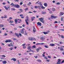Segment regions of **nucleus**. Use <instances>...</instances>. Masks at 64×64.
<instances>
[{"label": "nucleus", "instance_id": "obj_45", "mask_svg": "<svg viewBox=\"0 0 64 64\" xmlns=\"http://www.w3.org/2000/svg\"><path fill=\"white\" fill-rule=\"evenodd\" d=\"M35 47H36V46H35V45H34L33 46L32 48H35Z\"/></svg>", "mask_w": 64, "mask_h": 64}, {"label": "nucleus", "instance_id": "obj_17", "mask_svg": "<svg viewBox=\"0 0 64 64\" xmlns=\"http://www.w3.org/2000/svg\"><path fill=\"white\" fill-rule=\"evenodd\" d=\"M42 14H46V12L42 11Z\"/></svg>", "mask_w": 64, "mask_h": 64}, {"label": "nucleus", "instance_id": "obj_30", "mask_svg": "<svg viewBox=\"0 0 64 64\" xmlns=\"http://www.w3.org/2000/svg\"><path fill=\"white\" fill-rule=\"evenodd\" d=\"M12 11H14L15 10V8H12L11 9Z\"/></svg>", "mask_w": 64, "mask_h": 64}, {"label": "nucleus", "instance_id": "obj_1", "mask_svg": "<svg viewBox=\"0 0 64 64\" xmlns=\"http://www.w3.org/2000/svg\"><path fill=\"white\" fill-rule=\"evenodd\" d=\"M14 21L16 24H18V22L19 23H20V22H22V20L21 19H16L14 20Z\"/></svg>", "mask_w": 64, "mask_h": 64}, {"label": "nucleus", "instance_id": "obj_16", "mask_svg": "<svg viewBox=\"0 0 64 64\" xmlns=\"http://www.w3.org/2000/svg\"><path fill=\"white\" fill-rule=\"evenodd\" d=\"M60 51H63V50H64V49L63 48L61 47V48H60Z\"/></svg>", "mask_w": 64, "mask_h": 64}, {"label": "nucleus", "instance_id": "obj_59", "mask_svg": "<svg viewBox=\"0 0 64 64\" xmlns=\"http://www.w3.org/2000/svg\"><path fill=\"white\" fill-rule=\"evenodd\" d=\"M41 22L42 23H44V20H42V21H41Z\"/></svg>", "mask_w": 64, "mask_h": 64}, {"label": "nucleus", "instance_id": "obj_55", "mask_svg": "<svg viewBox=\"0 0 64 64\" xmlns=\"http://www.w3.org/2000/svg\"><path fill=\"white\" fill-rule=\"evenodd\" d=\"M10 23H13V21H12H12L11 20H10Z\"/></svg>", "mask_w": 64, "mask_h": 64}, {"label": "nucleus", "instance_id": "obj_5", "mask_svg": "<svg viewBox=\"0 0 64 64\" xmlns=\"http://www.w3.org/2000/svg\"><path fill=\"white\" fill-rule=\"evenodd\" d=\"M14 7H16V8H18L20 7V6H19L18 4H15Z\"/></svg>", "mask_w": 64, "mask_h": 64}, {"label": "nucleus", "instance_id": "obj_19", "mask_svg": "<svg viewBox=\"0 0 64 64\" xmlns=\"http://www.w3.org/2000/svg\"><path fill=\"white\" fill-rule=\"evenodd\" d=\"M44 6H45V7H47V3H46L44 4Z\"/></svg>", "mask_w": 64, "mask_h": 64}, {"label": "nucleus", "instance_id": "obj_33", "mask_svg": "<svg viewBox=\"0 0 64 64\" xmlns=\"http://www.w3.org/2000/svg\"><path fill=\"white\" fill-rule=\"evenodd\" d=\"M9 49L10 50H12L13 49V47L10 48H9Z\"/></svg>", "mask_w": 64, "mask_h": 64}, {"label": "nucleus", "instance_id": "obj_31", "mask_svg": "<svg viewBox=\"0 0 64 64\" xmlns=\"http://www.w3.org/2000/svg\"><path fill=\"white\" fill-rule=\"evenodd\" d=\"M37 61H38V62H41V60H37Z\"/></svg>", "mask_w": 64, "mask_h": 64}, {"label": "nucleus", "instance_id": "obj_58", "mask_svg": "<svg viewBox=\"0 0 64 64\" xmlns=\"http://www.w3.org/2000/svg\"><path fill=\"white\" fill-rule=\"evenodd\" d=\"M14 1H16V2H18L19 1V0H14Z\"/></svg>", "mask_w": 64, "mask_h": 64}, {"label": "nucleus", "instance_id": "obj_43", "mask_svg": "<svg viewBox=\"0 0 64 64\" xmlns=\"http://www.w3.org/2000/svg\"><path fill=\"white\" fill-rule=\"evenodd\" d=\"M44 44V43H40V45H43Z\"/></svg>", "mask_w": 64, "mask_h": 64}, {"label": "nucleus", "instance_id": "obj_36", "mask_svg": "<svg viewBox=\"0 0 64 64\" xmlns=\"http://www.w3.org/2000/svg\"><path fill=\"white\" fill-rule=\"evenodd\" d=\"M4 8H5L6 9V10H8V8H7V7H6V6H5Z\"/></svg>", "mask_w": 64, "mask_h": 64}, {"label": "nucleus", "instance_id": "obj_13", "mask_svg": "<svg viewBox=\"0 0 64 64\" xmlns=\"http://www.w3.org/2000/svg\"><path fill=\"white\" fill-rule=\"evenodd\" d=\"M45 39V38H43V37H41L40 38V39L42 40H44Z\"/></svg>", "mask_w": 64, "mask_h": 64}, {"label": "nucleus", "instance_id": "obj_8", "mask_svg": "<svg viewBox=\"0 0 64 64\" xmlns=\"http://www.w3.org/2000/svg\"><path fill=\"white\" fill-rule=\"evenodd\" d=\"M11 60H13L14 61H16L17 60L15 58H12L11 59Z\"/></svg>", "mask_w": 64, "mask_h": 64}, {"label": "nucleus", "instance_id": "obj_9", "mask_svg": "<svg viewBox=\"0 0 64 64\" xmlns=\"http://www.w3.org/2000/svg\"><path fill=\"white\" fill-rule=\"evenodd\" d=\"M37 24L38 25H39V26H41V23L38 22L37 23Z\"/></svg>", "mask_w": 64, "mask_h": 64}, {"label": "nucleus", "instance_id": "obj_35", "mask_svg": "<svg viewBox=\"0 0 64 64\" xmlns=\"http://www.w3.org/2000/svg\"><path fill=\"white\" fill-rule=\"evenodd\" d=\"M44 59L46 60H47V59H48V58H47V57L46 56H45L44 57Z\"/></svg>", "mask_w": 64, "mask_h": 64}, {"label": "nucleus", "instance_id": "obj_46", "mask_svg": "<svg viewBox=\"0 0 64 64\" xmlns=\"http://www.w3.org/2000/svg\"><path fill=\"white\" fill-rule=\"evenodd\" d=\"M4 18H7V16H6V15L4 16Z\"/></svg>", "mask_w": 64, "mask_h": 64}, {"label": "nucleus", "instance_id": "obj_28", "mask_svg": "<svg viewBox=\"0 0 64 64\" xmlns=\"http://www.w3.org/2000/svg\"><path fill=\"white\" fill-rule=\"evenodd\" d=\"M10 34H14V33L13 32H12V31H10Z\"/></svg>", "mask_w": 64, "mask_h": 64}, {"label": "nucleus", "instance_id": "obj_29", "mask_svg": "<svg viewBox=\"0 0 64 64\" xmlns=\"http://www.w3.org/2000/svg\"><path fill=\"white\" fill-rule=\"evenodd\" d=\"M22 4H23V2H21L20 3V5H22Z\"/></svg>", "mask_w": 64, "mask_h": 64}, {"label": "nucleus", "instance_id": "obj_47", "mask_svg": "<svg viewBox=\"0 0 64 64\" xmlns=\"http://www.w3.org/2000/svg\"><path fill=\"white\" fill-rule=\"evenodd\" d=\"M61 38H64V36H63L62 35L61 36Z\"/></svg>", "mask_w": 64, "mask_h": 64}, {"label": "nucleus", "instance_id": "obj_14", "mask_svg": "<svg viewBox=\"0 0 64 64\" xmlns=\"http://www.w3.org/2000/svg\"><path fill=\"white\" fill-rule=\"evenodd\" d=\"M3 64H6L7 63V62L5 60H4L3 61Z\"/></svg>", "mask_w": 64, "mask_h": 64}, {"label": "nucleus", "instance_id": "obj_38", "mask_svg": "<svg viewBox=\"0 0 64 64\" xmlns=\"http://www.w3.org/2000/svg\"><path fill=\"white\" fill-rule=\"evenodd\" d=\"M10 46L12 47H13V44H12V43H10Z\"/></svg>", "mask_w": 64, "mask_h": 64}, {"label": "nucleus", "instance_id": "obj_64", "mask_svg": "<svg viewBox=\"0 0 64 64\" xmlns=\"http://www.w3.org/2000/svg\"><path fill=\"white\" fill-rule=\"evenodd\" d=\"M9 19L10 20H11V19H12V18L11 17H10L9 18Z\"/></svg>", "mask_w": 64, "mask_h": 64}, {"label": "nucleus", "instance_id": "obj_62", "mask_svg": "<svg viewBox=\"0 0 64 64\" xmlns=\"http://www.w3.org/2000/svg\"><path fill=\"white\" fill-rule=\"evenodd\" d=\"M63 18H61V20L62 21H63Z\"/></svg>", "mask_w": 64, "mask_h": 64}, {"label": "nucleus", "instance_id": "obj_51", "mask_svg": "<svg viewBox=\"0 0 64 64\" xmlns=\"http://www.w3.org/2000/svg\"><path fill=\"white\" fill-rule=\"evenodd\" d=\"M19 10L20 11H21V12H23V10H22V9H20Z\"/></svg>", "mask_w": 64, "mask_h": 64}, {"label": "nucleus", "instance_id": "obj_18", "mask_svg": "<svg viewBox=\"0 0 64 64\" xmlns=\"http://www.w3.org/2000/svg\"><path fill=\"white\" fill-rule=\"evenodd\" d=\"M30 48H31V46H28V50H29V49L30 50H31V49H30Z\"/></svg>", "mask_w": 64, "mask_h": 64}, {"label": "nucleus", "instance_id": "obj_53", "mask_svg": "<svg viewBox=\"0 0 64 64\" xmlns=\"http://www.w3.org/2000/svg\"><path fill=\"white\" fill-rule=\"evenodd\" d=\"M23 16V15L22 14H20V17H22Z\"/></svg>", "mask_w": 64, "mask_h": 64}, {"label": "nucleus", "instance_id": "obj_39", "mask_svg": "<svg viewBox=\"0 0 64 64\" xmlns=\"http://www.w3.org/2000/svg\"><path fill=\"white\" fill-rule=\"evenodd\" d=\"M25 11H27V10H28V8H25Z\"/></svg>", "mask_w": 64, "mask_h": 64}, {"label": "nucleus", "instance_id": "obj_12", "mask_svg": "<svg viewBox=\"0 0 64 64\" xmlns=\"http://www.w3.org/2000/svg\"><path fill=\"white\" fill-rule=\"evenodd\" d=\"M15 34L16 35V36L18 37V38H19V35L17 33H16Z\"/></svg>", "mask_w": 64, "mask_h": 64}, {"label": "nucleus", "instance_id": "obj_44", "mask_svg": "<svg viewBox=\"0 0 64 64\" xmlns=\"http://www.w3.org/2000/svg\"><path fill=\"white\" fill-rule=\"evenodd\" d=\"M36 45H40V43H38L36 44Z\"/></svg>", "mask_w": 64, "mask_h": 64}, {"label": "nucleus", "instance_id": "obj_22", "mask_svg": "<svg viewBox=\"0 0 64 64\" xmlns=\"http://www.w3.org/2000/svg\"><path fill=\"white\" fill-rule=\"evenodd\" d=\"M25 21L26 24H27L28 25H29V23L27 22V20L26 19L25 20Z\"/></svg>", "mask_w": 64, "mask_h": 64}, {"label": "nucleus", "instance_id": "obj_57", "mask_svg": "<svg viewBox=\"0 0 64 64\" xmlns=\"http://www.w3.org/2000/svg\"><path fill=\"white\" fill-rule=\"evenodd\" d=\"M7 35H8V34L6 33H5L4 34V35H5V36H7Z\"/></svg>", "mask_w": 64, "mask_h": 64}, {"label": "nucleus", "instance_id": "obj_34", "mask_svg": "<svg viewBox=\"0 0 64 64\" xmlns=\"http://www.w3.org/2000/svg\"><path fill=\"white\" fill-rule=\"evenodd\" d=\"M52 10L53 11H55V9L54 8H52Z\"/></svg>", "mask_w": 64, "mask_h": 64}, {"label": "nucleus", "instance_id": "obj_61", "mask_svg": "<svg viewBox=\"0 0 64 64\" xmlns=\"http://www.w3.org/2000/svg\"><path fill=\"white\" fill-rule=\"evenodd\" d=\"M32 54H33V53H29V54L30 55H32Z\"/></svg>", "mask_w": 64, "mask_h": 64}, {"label": "nucleus", "instance_id": "obj_10", "mask_svg": "<svg viewBox=\"0 0 64 64\" xmlns=\"http://www.w3.org/2000/svg\"><path fill=\"white\" fill-rule=\"evenodd\" d=\"M60 16H62L64 14V13L63 12H61L60 13Z\"/></svg>", "mask_w": 64, "mask_h": 64}, {"label": "nucleus", "instance_id": "obj_48", "mask_svg": "<svg viewBox=\"0 0 64 64\" xmlns=\"http://www.w3.org/2000/svg\"><path fill=\"white\" fill-rule=\"evenodd\" d=\"M34 58H37V57H38L37 56H34Z\"/></svg>", "mask_w": 64, "mask_h": 64}, {"label": "nucleus", "instance_id": "obj_21", "mask_svg": "<svg viewBox=\"0 0 64 64\" xmlns=\"http://www.w3.org/2000/svg\"><path fill=\"white\" fill-rule=\"evenodd\" d=\"M4 27V25L3 24H0V27Z\"/></svg>", "mask_w": 64, "mask_h": 64}, {"label": "nucleus", "instance_id": "obj_63", "mask_svg": "<svg viewBox=\"0 0 64 64\" xmlns=\"http://www.w3.org/2000/svg\"><path fill=\"white\" fill-rule=\"evenodd\" d=\"M58 22L57 21H55L54 23H57Z\"/></svg>", "mask_w": 64, "mask_h": 64}, {"label": "nucleus", "instance_id": "obj_27", "mask_svg": "<svg viewBox=\"0 0 64 64\" xmlns=\"http://www.w3.org/2000/svg\"><path fill=\"white\" fill-rule=\"evenodd\" d=\"M28 39L29 40H32V37H29L28 38Z\"/></svg>", "mask_w": 64, "mask_h": 64}, {"label": "nucleus", "instance_id": "obj_15", "mask_svg": "<svg viewBox=\"0 0 64 64\" xmlns=\"http://www.w3.org/2000/svg\"><path fill=\"white\" fill-rule=\"evenodd\" d=\"M26 18L27 19V20H26L27 21H29V17L28 16H26Z\"/></svg>", "mask_w": 64, "mask_h": 64}, {"label": "nucleus", "instance_id": "obj_26", "mask_svg": "<svg viewBox=\"0 0 64 64\" xmlns=\"http://www.w3.org/2000/svg\"><path fill=\"white\" fill-rule=\"evenodd\" d=\"M42 9H45V7H44V6H42L41 7Z\"/></svg>", "mask_w": 64, "mask_h": 64}, {"label": "nucleus", "instance_id": "obj_7", "mask_svg": "<svg viewBox=\"0 0 64 64\" xmlns=\"http://www.w3.org/2000/svg\"><path fill=\"white\" fill-rule=\"evenodd\" d=\"M25 30V29L23 28L22 29V30L21 31V32L22 33L24 34V30Z\"/></svg>", "mask_w": 64, "mask_h": 64}, {"label": "nucleus", "instance_id": "obj_41", "mask_svg": "<svg viewBox=\"0 0 64 64\" xmlns=\"http://www.w3.org/2000/svg\"><path fill=\"white\" fill-rule=\"evenodd\" d=\"M48 58H51V56H48Z\"/></svg>", "mask_w": 64, "mask_h": 64}, {"label": "nucleus", "instance_id": "obj_49", "mask_svg": "<svg viewBox=\"0 0 64 64\" xmlns=\"http://www.w3.org/2000/svg\"><path fill=\"white\" fill-rule=\"evenodd\" d=\"M64 62V60H63L62 61V62H60V64H62V63H63Z\"/></svg>", "mask_w": 64, "mask_h": 64}, {"label": "nucleus", "instance_id": "obj_4", "mask_svg": "<svg viewBox=\"0 0 64 64\" xmlns=\"http://www.w3.org/2000/svg\"><path fill=\"white\" fill-rule=\"evenodd\" d=\"M33 32H36V29H35V28L34 26H33Z\"/></svg>", "mask_w": 64, "mask_h": 64}, {"label": "nucleus", "instance_id": "obj_40", "mask_svg": "<svg viewBox=\"0 0 64 64\" xmlns=\"http://www.w3.org/2000/svg\"><path fill=\"white\" fill-rule=\"evenodd\" d=\"M34 7L36 9H37V8H38V6H35Z\"/></svg>", "mask_w": 64, "mask_h": 64}, {"label": "nucleus", "instance_id": "obj_6", "mask_svg": "<svg viewBox=\"0 0 64 64\" xmlns=\"http://www.w3.org/2000/svg\"><path fill=\"white\" fill-rule=\"evenodd\" d=\"M39 20H40V21L41 22L43 21L44 20V18H39Z\"/></svg>", "mask_w": 64, "mask_h": 64}, {"label": "nucleus", "instance_id": "obj_60", "mask_svg": "<svg viewBox=\"0 0 64 64\" xmlns=\"http://www.w3.org/2000/svg\"><path fill=\"white\" fill-rule=\"evenodd\" d=\"M26 45V44H23L22 45V46H24L25 45Z\"/></svg>", "mask_w": 64, "mask_h": 64}, {"label": "nucleus", "instance_id": "obj_42", "mask_svg": "<svg viewBox=\"0 0 64 64\" xmlns=\"http://www.w3.org/2000/svg\"><path fill=\"white\" fill-rule=\"evenodd\" d=\"M2 57H6V56L4 55H2Z\"/></svg>", "mask_w": 64, "mask_h": 64}, {"label": "nucleus", "instance_id": "obj_50", "mask_svg": "<svg viewBox=\"0 0 64 64\" xmlns=\"http://www.w3.org/2000/svg\"><path fill=\"white\" fill-rule=\"evenodd\" d=\"M44 47H45L46 48H49V47L46 45L44 46Z\"/></svg>", "mask_w": 64, "mask_h": 64}, {"label": "nucleus", "instance_id": "obj_3", "mask_svg": "<svg viewBox=\"0 0 64 64\" xmlns=\"http://www.w3.org/2000/svg\"><path fill=\"white\" fill-rule=\"evenodd\" d=\"M5 42H6V43H7V42H12V41H11V40H7L6 41H5Z\"/></svg>", "mask_w": 64, "mask_h": 64}, {"label": "nucleus", "instance_id": "obj_37", "mask_svg": "<svg viewBox=\"0 0 64 64\" xmlns=\"http://www.w3.org/2000/svg\"><path fill=\"white\" fill-rule=\"evenodd\" d=\"M56 5H59L60 4V2H57L56 4Z\"/></svg>", "mask_w": 64, "mask_h": 64}, {"label": "nucleus", "instance_id": "obj_2", "mask_svg": "<svg viewBox=\"0 0 64 64\" xmlns=\"http://www.w3.org/2000/svg\"><path fill=\"white\" fill-rule=\"evenodd\" d=\"M41 2H38V4H39L40 5L39 6H38V8L39 9H41V7L42 6H43V5L42 4Z\"/></svg>", "mask_w": 64, "mask_h": 64}, {"label": "nucleus", "instance_id": "obj_25", "mask_svg": "<svg viewBox=\"0 0 64 64\" xmlns=\"http://www.w3.org/2000/svg\"><path fill=\"white\" fill-rule=\"evenodd\" d=\"M43 33L44 34H48V32H43Z\"/></svg>", "mask_w": 64, "mask_h": 64}, {"label": "nucleus", "instance_id": "obj_52", "mask_svg": "<svg viewBox=\"0 0 64 64\" xmlns=\"http://www.w3.org/2000/svg\"><path fill=\"white\" fill-rule=\"evenodd\" d=\"M57 18V16H54V18Z\"/></svg>", "mask_w": 64, "mask_h": 64}, {"label": "nucleus", "instance_id": "obj_24", "mask_svg": "<svg viewBox=\"0 0 64 64\" xmlns=\"http://www.w3.org/2000/svg\"><path fill=\"white\" fill-rule=\"evenodd\" d=\"M10 5H12V6H14V7L15 6V5L14 4V3H12L11 4H10Z\"/></svg>", "mask_w": 64, "mask_h": 64}, {"label": "nucleus", "instance_id": "obj_23", "mask_svg": "<svg viewBox=\"0 0 64 64\" xmlns=\"http://www.w3.org/2000/svg\"><path fill=\"white\" fill-rule=\"evenodd\" d=\"M51 18L52 19H53L54 18V16H51Z\"/></svg>", "mask_w": 64, "mask_h": 64}, {"label": "nucleus", "instance_id": "obj_20", "mask_svg": "<svg viewBox=\"0 0 64 64\" xmlns=\"http://www.w3.org/2000/svg\"><path fill=\"white\" fill-rule=\"evenodd\" d=\"M34 18H35V17L34 16H33L32 18H31L32 21H33V20H34Z\"/></svg>", "mask_w": 64, "mask_h": 64}, {"label": "nucleus", "instance_id": "obj_32", "mask_svg": "<svg viewBox=\"0 0 64 64\" xmlns=\"http://www.w3.org/2000/svg\"><path fill=\"white\" fill-rule=\"evenodd\" d=\"M36 50L38 52L39 50V49L38 48H37L36 49Z\"/></svg>", "mask_w": 64, "mask_h": 64}, {"label": "nucleus", "instance_id": "obj_11", "mask_svg": "<svg viewBox=\"0 0 64 64\" xmlns=\"http://www.w3.org/2000/svg\"><path fill=\"white\" fill-rule=\"evenodd\" d=\"M55 45V44H50V45L51 46H54Z\"/></svg>", "mask_w": 64, "mask_h": 64}, {"label": "nucleus", "instance_id": "obj_56", "mask_svg": "<svg viewBox=\"0 0 64 64\" xmlns=\"http://www.w3.org/2000/svg\"><path fill=\"white\" fill-rule=\"evenodd\" d=\"M38 48V49H39V50H40V49H42V48H41V47Z\"/></svg>", "mask_w": 64, "mask_h": 64}, {"label": "nucleus", "instance_id": "obj_54", "mask_svg": "<svg viewBox=\"0 0 64 64\" xmlns=\"http://www.w3.org/2000/svg\"><path fill=\"white\" fill-rule=\"evenodd\" d=\"M46 61L47 62H49V61H50V60H46Z\"/></svg>", "mask_w": 64, "mask_h": 64}]
</instances>
